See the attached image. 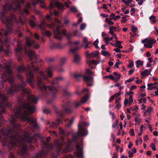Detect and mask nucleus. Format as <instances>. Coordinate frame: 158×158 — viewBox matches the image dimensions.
<instances>
[{"label": "nucleus", "instance_id": "c03bdc74", "mask_svg": "<svg viewBox=\"0 0 158 158\" xmlns=\"http://www.w3.org/2000/svg\"><path fill=\"white\" fill-rule=\"evenodd\" d=\"M152 109L153 108L152 107L148 106L144 111L146 112H150L152 110Z\"/></svg>", "mask_w": 158, "mask_h": 158}, {"label": "nucleus", "instance_id": "aec40b11", "mask_svg": "<svg viewBox=\"0 0 158 158\" xmlns=\"http://www.w3.org/2000/svg\"><path fill=\"white\" fill-rule=\"evenodd\" d=\"M5 112L4 107L2 106H0V122L1 123H2L3 121H4V119L3 117L2 114Z\"/></svg>", "mask_w": 158, "mask_h": 158}, {"label": "nucleus", "instance_id": "e433bc0d", "mask_svg": "<svg viewBox=\"0 0 158 158\" xmlns=\"http://www.w3.org/2000/svg\"><path fill=\"white\" fill-rule=\"evenodd\" d=\"M23 148L22 149L23 152L24 153H26L27 151V146L25 144H23Z\"/></svg>", "mask_w": 158, "mask_h": 158}, {"label": "nucleus", "instance_id": "7ed1b4c3", "mask_svg": "<svg viewBox=\"0 0 158 158\" xmlns=\"http://www.w3.org/2000/svg\"><path fill=\"white\" fill-rule=\"evenodd\" d=\"M17 77L20 80V84L17 85L14 84V82L10 83L11 84L10 86L6 89L7 94L10 96H13L19 90H21L24 93L29 94V90L27 88H25L27 83L25 79L20 74L17 75Z\"/></svg>", "mask_w": 158, "mask_h": 158}, {"label": "nucleus", "instance_id": "393cba45", "mask_svg": "<svg viewBox=\"0 0 158 158\" xmlns=\"http://www.w3.org/2000/svg\"><path fill=\"white\" fill-rule=\"evenodd\" d=\"M112 28H114V31H115L117 30V28L116 27L114 26H111L109 30H110V31L109 33L112 36H115L116 35L113 32Z\"/></svg>", "mask_w": 158, "mask_h": 158}, {"label": "nucleus", "instance_id": "4be33fe9", "mask_svg": "<svg viewBox=\"0 0 158 158\" xmlns=\"http://www.w3.org/2000/svg\"><path fill=\"white\" fill-rule=\"evenodd\" d=\"M54 69V67L51 66L48 68L46 70L47 73L50 77H51L52 76V71Z\"/></svg>", "mask_w": 158, "mask_h": 158}, {"label": "nucleus", "instance_id": "3c124183", "mask_svg": "<svg viewBox=\"0 0 158 158\" xmlns=\"http://www.w3.org/2000/svg\"><path fill=\"white\" fill-rule=\"evenodd\" d=\"M116 79H115V82H117L120 78L121 75L120 74H118L117 75L115 76Z\"/></svg>", "mask_w": 158, "mask_h": 158}, {"label": "nucleus", "instance_id": "6e6d98bb", "mask_svg": "<svg viewBox=\"0 0 158 158\" xmlns=\"http://www.w3.org/2000/svg\"><path fill=\"white\" fill-rule=\"evenodd\" d=\"M130 134L131 135L133 136L135 135V133L134 132V130L133 129H131L129 131Z\"/></svg>", "mask_w": 158, "mask_h": 158}, {"label": "nucleus", "instance_id": "4468645a", "mask_svg": "<svg viewBox=\"0 0 158 158\" xmlns=\"http://www.w3.org/2000/svg\"><path fill=\"white\" fill-rule=\"evenodd\" d=\"M156 40L153 39H148V38H146L142 41V43L143 44L145 42H147L144 44V46L147 48H151L152 47L153 44L156 43Z\"/></svg>", "mask_w": 158, "mask_h": 158}, {"label": "nucleus", "instance_id": "4d7b16f0", "mask_svg": "<svg viewBox=\"0 0 158 158\" xmlns=\"http://www.w3.org/2000/svg\"><path fill=\"white\" fill-rule=\"evenodd\" d=\"M150 147L152 148V149L153 151H155L156 150L155 146V144L152 143L151 144Z\"/></svg>", "mask_w": 158, "mask_h": 158}, {"label": "nucleus", "instance_id": "79ce46f5", "mask_svg": "<svg viewBox=\"0 0 158 158\" xmlns=\"http://www.w3.org/2000/svg\"><path fill=\"white\" fill-rule=\"evenodd\" d=\"M129 63L128 65V66L129 68H131L134 66V62L133 61L130 60L129 61Z\"/></svg>", "mask_w": 158, "mask_h": 158}, {"label": "nucleus", "instance_id": "f8f14e48", "mask_svg": "<svg viewBox=\"0 0 158 158\" xmlns=\"http://www.w3.org/2000/svg\"><path fill=\"white\" fill-rule=\"evenodd\" d=\"M25 43L27 47H30L33 46V47L36 49H38L40 47V45L36 43L34 40H32L29 36H27L26 38Z\"/></svg>", "mask_w": 158, "mask_h": 158}, {"label": "nucleus", "instance_id": "4c0bfd02", "mask_svg": "<svg viewBox=\"0 0 158 158\" xmlns=\"http://www.w3.org/2000/svg\"><path fill=\"white\" fill-rule=\"evenodd\" d=\"M131 102H129L128 101V99H125L124 102V104L125 106L127 105L128 104H129L128 106L130 105L131 104Z\"/></svg>", "mask_w": 158, "mask_h": 158}, {"label": "nucleus", "instance_id": "e2e57ef3", "mask_svg": "<svg viewBox=\"0 0 158 158\" xmlns=\"http://www.w3.org/2000/svg\"><path fill=\"white\" fill-rule=\"evenodd\" d=\"M122 94V93L121 92H119L117 93L116 94H115L114 95V96L115 98H117V97H118V96H120V95Z\"/></svg>", "mask_w": 158, "mask_h": 158}, {"label": "nucleus", "instance_id": "13d9d810", "mask_svg": "<svg viewBox=\"0 0 158 158\" xmlns=\"http://www.w3.org/2000/svg\"><path fill=\"white\" fill-rule=\"evenodd\" d=\"M47 26L48 27L50 28H53L55 26V24L54 23H53L50 25H47Z\"/></svg>", "mask_w": 158, "mask_h": 158}, {"label": "nucleus", "instance_id": "37998d69", "mask_svg": "<svg viewBox=\"0 0 158 158\" xmlns=\"http://www.w3.org/2000/svg\"><path fill=\"white\" fill-rule=\"evenodd\" d=\"M66 61V58L64 57L61 58L60 59L61 64V65L64 64Z\"/></svg>", "mask_w": 158, "mask_h": 158}, {"label": "nucleus", "instance_id": "6e6552de", "mask_svg": "<svg viewBox=\"0 0 158 158\" xmlns=\"http://www.w3.org/2000/svg\"><path fill=\"white\" fill-rule=\"evenodd\" d=\"M70 104V102L68 101L64 104L62 105V106L64 110V111L60 110L55 108L54 109L56 114L59 117L62 118L65 113L69 114L72 113V111L69 108Z\"/></svg>", "mask_w": 158, "mask_h": 158}, {"label": "nucleus", "instance_id": "774afa93", "mask_svg": "<svg viewBox=\"0 0 158 158\" xmlns=\"http://www.w3.org/2000/svg\"><path fill=\"white\" fill-rule=\"evenodd\" d=\"M63 158H73V156L71 154H69L68 155H66L63 157Z\"/></svg>", "mask_w": 158, "mask_h": 158}, {"label": "nucleus", "instance_id": "f03ea898", "mask_svg": "<svg viewBox=\"0 0 158 158\" xmlns=\"http://www.w3.org/2000/svg\"><path fill=\"white\" fill-rule=\"evenodd\" d=\"M19 73L25 72L27 77V80L32 87L34 88L35 85L34 82H36V84L39 90V93L42 96L46 97L49 94L55 95L57 92L58 83L63 81L64 78L61 76L56 78L51 82V86H47L45 84L44 80L39 76H36L35 80L34 74L31 70L30 66L28 64L27 67H24L22 65L19 66L17 68Z\"/></svg>", "mask_w": 158, "mask_h": 158}, {"label": "nucleus", "instance_id": "f704fd0d", "mask_svg": "<svg viewBox=\"0 0 158 158\" xmlns=\"http://www.w3.org/2000/svg\"><path fill=\"white\" fill-rule=\"evenodd\" d=\"M29 24L30 26L31 27H34L36 26L35 22L32 20H30L29 21Z\"/></svg>", "mask_w": 158, "mask_h": 158}, {"label": "nucleus", "instance_id": "c756f323", "mask_svg": "<svg viewBox=\"0 0 158 158\" xmlns=\"http://www.w3.org/2000/svg\"><path fill=\"white\" fill-rule=\"evenodd\" d=\"M7 99V98L6 97L5 95L0 93V99L2 101L4 102L6 101Z\"/></svg>", "mask_w": 158, "mask_h": 158}, {"label": "nucleus", "instance_id": "6ab92c4d", "mask_svg": "<svg viewBox=\"0 0 158 158\" xmlns=\"http://www.w3.org/2000/svg\"><path fill=\"white\" fill-rule=\"evenodd\" d=\"M37 98L33 95L28 96V100L30 103L36 104L37 102Z\"/></svg>", "mask_w": 158, "mask_h": 158}, {"label": "nucleus", "instance_id": "c85d7f7f", "mask_svg": "<svg viewBox=\"0 0 158 158\" xmlns=\"http://www.w3.org/2000/svg\"><path fill=\"white\" fill-rule=\"evenodd\" d=\"M101 54L102 55L105 56H110V54L106 51L102 50L101 52Z\"/></svg>", "mask_w": 158, "mask_h": 158}, {"label": "nucleus", "instance_id": "a878e982", "mask_svg": "<svg viewBox=\"0 0 158 158\" xmlns=\"http://www.w3.org/2000/svg\"><path fill=\"white\" fill-rule=\"evenodd\" d=\"M73 77L76 80L78 81V79L80 78H82V75L80 74H77L76 73H75L73 74Z\"/></svg>", "mask_w": 158, "mask_h": 158}, {"label": "nucleus", "instance_id": "864d4df0", "mask_svg": "<svg viewBox=\"0 0 158 158\" xmlns=\"http://www.w3.org/2000/svg\"><path fill=\"white\" fill-rule=\"evenodd\" d=\"M70 10L73 12H75L77 11V9L75 7H72L70 8Z\"/></svg>", "mask_w": 158, "mask_h": 158}, {"label": "nucleus", "instance_id": "423d86ee", "mask_svg": "<svg viewBox=\"0 0 158 158\" xmlns=\"http://www.w3.org/2000/svg\"><path fill=\"white\" fill-rule=\"evenodd\" d=\"M24 51L26 53L28 54V56L30 60H32L33 59H35V61H32L30 64L31 67L33 70L34 72L35 73H38L39 75H40L42 77L46 79L47 77L46 75H44V73L40 70L39 68L38 67H36L33 64H35L37 62L38 56L35 55L34 52L31 50H29L27 52V49L25 48Z\"/></svg>", "mask_w": 158, "mask_h": 158}, {"label": "nucleus", "instance_id": "bf43d9fd", "mask_svg": "<svg viewBox=\"0 0 158 158\" xmlns=\"http://www.w3.org/2000/svg\"><path fill=\"white\" fill-rule=\"evenodd\" d=\"M16 32L18 33L17 35L19 37L21 38L22 37L23 35L20 31H19V30H17Z\"/></svg>", "mask_w": 158, "mask_h": 158}, {"label": "nucleus", "instance_id": "ddd939ff", "mask_svg": "<svg viewBox=\"0 0 158 158\" xmlns=\"http://www.w3.org/2000/svg\"><path fill=\"white\" fill-rule=\"evenodd\" d=\"M80 49V48L77 46H76L74 48H71L70 51L74 54V62L75 63H78L80 59V57L78 54L76 53L75 52Z\"/></svg>", "mask_w": 158, "mask_h": 158}, {"label": "nucleus", "instance_id": "49530a36", "mask_svg": "<svg viewBox=\"0 0 158 158\" xmlns=\"http://www.w3.org/2000/svg\"><path fill=\"white\" fill-rule=\"evenodd\" d=\"M43 111L44 113H46L47 114H50V110L47 108L43 109Z\"/></svg>", "mask_w": 158, "mask_h": 158}, {"label": "nucleus", "instance_id": "603ef678", "mask_svg": "<svg viewBox=\"0 0 158 158\" xmlns=\"http://www.w3.org/2000/svg\"><path fill=\"white\" fill-rule=\"evenodd\" d=\"M86 27V24L85 23H82L80 26V29L81 30H83Z\"/></svg>", "mask_w": 158, "mask_h": 158}, {"label": "nucleus", "instance_id": "cd10ccee", "mask_svg": "<svg viewBox=\"0 0 158 158\" xmlns=\"http://www.w3.org/2000/svg\"><path fill=\"white\" fill-rule=\"evenodd\" d=\"M149 74V71L148 69H146L141 72V75L142 76H148Z\"/></svg>", "mask_w": 158, "mask_h": 158}, {"label": "nucleus", "instance_id": "58836bf2", "mask_svg": "<svg viewBox=\"0 0 158 158\" xmlns=\"http://www.w3.org/2000/svg\"><path fill=\"white\" fill-rule=\"evenodd\" d=\"M80 33L77 30H76L74 31L73 33V35L74 36H80Z\"/></svg>", "mask_w": 158, "mask_h": 158}, {"label": "nucleus", "instance_id": "de8ad7c7", "mask_svg": "<svg viewBox=\"0 0 158 158\" xmlns=\"http://www.w3.org/2000/svg\"><path fill=\"white\" fill-rule=\"evenodd\" d=\"M60 132V134L62 135H65V131L60 127H59Z\"/></svg>", "mask_w": 158, "mask_h": 158}, {"label": "nucleus", "instance_id": "c9c22d12", "mask_svg": "<svg viewBox=\"0 0 158 158\" xmlns=\"http://www.w3.org/2000/svg\"><path fill=\"white\" fill-rule=\"evenodd\" d=\"M87 63L89 65H91L92 64H97V61L94 60H93L91 61L89 60L87 61Z\"/></svg>", "mask_w": 158, "mask_h": 158}, {"label": "nucleus", "instance_id": "b1692460", "mask_svg": "<svg viewBox=\"0 0 158 158\" xmlns=\"http://www.w3.org/2000/svg\"><path fill=\"white\" fill-rule=\"evenodd\" d=\"M8 35V32L4 30H2V32H0V36L2 37H4V38H6Z\"/></svg>", "mask_w": 158, "mask_h": 158}, {"label": "nucleus", "instance_id": "1a4fd4ad", "mask_svg": "<svg viewBox=\"0 0 158 158\" xmlns=\"http://www.w3.org/2000/svg\"><path fill=\"white\" fill-rule=\"evenodd\" d=\"M76 144V147L77 152L75 153V156L78 158H82L83 157V148L82 144L83 140H81V144H80L77 141V140H72Z\"/></svg>", "mask_w": 158, "mask_h": 158}, {"label": "nucleus", "instance_id": "20e7f679", "mask_svg": "<svg viewBox=\"0 0 158 158\" xmlns=\"http://www.w3.org/2000/svg\"><path fill=\"white\" fill-rule=\"evenodd\" d=\"M4 11L0 15V19L2 22L6 24L7 27H11L13 24L14 22H16L18 19L14 12L9 8L8 11V15L6 17V13L7 9V5H5L3 7Z\"/></svg>", "mask_w": 158, "mask_h": 158}, {"label": "nucleus", "instance_id": "a19ab883", "mask_svg": "<svg viewBox=\"0 0 158 158\" xmlns=\"http://www.w3.org/2000/svg\"><path fill=\"white\" fill-rule=\"evenodd\" d=\"M156 18V17L154 16L153 15L151 16L149 19L151 20H152V21L153 23H156V21L155 18Z\"/></svg>", "mask_w": 158, "mask_h": 158}, {"label": "nucleus", "instance_id": "bb28decb", "mask_svg": "<svg viewBox=\"0 0 158 158\" xmlns=\"http://www.w3.org/2000/svg\"><path fill=\"white\" fill-rule=\"evenodd\" d=\"M99 53V51H96L92 52L90 54V56L89 57L92 58V57H94L95 56H98V54Z\"/></svg>", "mask_w": 158, "mask_h": 158}, {"label": "nucleus", "instance_id": "0e129e2a", "mask_svg": "<svg viewBox=\"0 0 158 158\" xmlns=\"http://www.w3.org/2000/svg\"><path fill=\"white\" fill-rule=\"evenodd\" d=\"M4 87V82L3 81H0V89H2Z\"/></svg>", "mask_w": 158, "mask_h": 158}, {"label": "nucleus", "instance_id": "052dcab7", "mask_svg": "<svg viewBox=\"0 0 158 158\" xmlns=\"http://www.w3.org/2000/svg\"><path fill=\"white\" fill-rule=\"evenodd\" d=\"M139 142L141 144L142 143V140L141 138H140L138 140H136L135 141V143L137 145H138V143Z\"/></svg>", "mask_w": 158, "mask_h": 158}, {"label": "nucleus", "instance_id": "9d476101", "mask_svg": "<svg viewBox=\"0 0 158 158\" xmlns=\"http://www.w3.org/2000/svg\"><path fill=\"white\" fill-rule=\"evenodd\" d=\"M61 26L58 25L56 27V30L54 32V36L55 38L57 39L60 40H61L62 39V35H64L65 36L67 35V31L66 30L63 29L62 30V32L60 30Z\"/></svg>", "mask_w": 158, "mask_h": 158}, {"label": "nucleus", "instance_id": "a18cd8bd", "mask_svg": "<svg viewBox=\"0 0 158 158\" xmlns=\"http://www.w3.org/2000/svg\"><path fill=\"white\" fill-rule=\"evenodd\" d=\"M143 61H141L140 60H138L136 61V64H139L141 66H142L143 64Z\"/></svg>", "mask_w": 158, "mask_h": 158}, {"label": "nucleus", "instance_id": "0eeeda50", "mask_svg": "<svg viewBox=\"0 0 158 158\" xmlns=\"http://www.w3.org/2000/svg\"><path fill=\"white\" fill-rule=\"evenodd\" d=\"M43 147V150L40 152L38 153L32 158H44V156L48 154L49 150L53 147L52 145L50 144L48 142L45 140L43 141L42 142Z\"/></svg>", "mask_w": 158, "mask_h": 158}, {"label": "nucleus", "instance_id": "ea45409f", "mask_svg": "<svg viewBox=\"0 0 158 158\" xmlns=\"http://www.w3.org/2000/svg\"><path fill=\"white\" fill-rule=\"evenodd\" d=\"M118 123L119 121L118 119H117L116 121L112 125V127L113 128L116 127L118 125Z\"/></svg>", "mask_w": 158, "mask_h": 158}, {"label": "nucleus", "instance_id": "9b49d317", "mask_svg": "<svg viewBox=\"0 0 158 158\" xmlns=\"http://www.w3.org/2000/svg\"><path fill=\"white\" fill-rule=\"evenodd\" d=\"M6 73H4L2 76L3 77V81L5 82L8 81L9 83L14 82V78L11 74V71L9 69L6 70Z\"/></svg>", "mask_w": 158, "mask_h": 158}, {"label": "nucleus", "instance_id": "473e14b6", "mask_svg": "<svg viewBox=\"0 0 158 158\" xmlns=\"http://www.w3.org/2000/svg\"><path fill=\"white\" fill-rule=\"evenodd\" d=\"M35 1H34L33 2V5L35 6L38 4V2H40L42 4H43L44 1L43 0H35Z\"/></svg>", "mask_w": 158, "mask_h": 158}, {"label": "nucleus", "instance_id": "8fccbe9b", "mask_svg": "<svg viewBox=\"0 0 158 158\" xmlns=\"http://www.w3.org/2000/svg\"><path fill=\"white\" fill-rule=\"evenodd\" d=\"M65 36H66L68 40H70L72 36V35L71 33H68L67 34V35H65Z\"/></svg>", "mask_w": 158, "mask_h": 158}, {"label": "nucleus", "instance_id": "f257e3e1", "mask_svg": "<svg viewBox=\"0 0 158 158\" xmlns=\"http://www.w3.org/2000/svg\"><path fill=\"white\" fill-rule=\"evenodd\" d=\"M35 107L34 106L30 105V104L24 103L22 106H18L16 107L14 110L15 115L11 117V119L10 123L12 127L9 129L8 133L10 134V136L9 135L10 139L15 140L18 137L21 136V133L22 130L20 128V125L17 122V119L19 118L24 121L29 123L30 125L33 127H38L37 123V119L34 118L33 116L30 117L29 114L35 111Z\"/></svg>", "mask_w": 158, "mask_h": 158}, {"label": "nucleus", "instance_id": "680f3d73", "mask_svg": "<svg viewBox=\"0 0 158 158\" xmlns=\"http://www.w3.org/2000/svg\"><path fill=\"white\" fill-rule=\"evenodd\" d=\"M35 38L37 40H39L40 39V36L37 33H35L34 35Z\"/></svg>", "mask_w": 158, "mask_h": 158}, {"label": "nucleus", "instance_id": "7c9ffc66", "mask_svg": "<svg viewBox=\"0 0 158 158\" xmlns=\"http://www.w3.org/2000/svg\"><path fill=\"white\" fill-rule=\"evenodd\" d=\"M105 21L109 24L112 25L114 24V22L111 21L110 19L108 18H106L105 19Z\"/></svg>", "mask_w": 158, "mask_h": 158}, {"label": "nucleus", "instance_id": "412c9836", "mask_svg": "<svg viewBox=\"0 0 158 158\" xmlns=\"http://www.w3.org/2000/svg\"><path fill=\"white\" fill-rule=\"evenodd\" d=\"M61 120L59 119L56 120L55 122H52L49 126L50 127L55 128L57 127V126L61 123Z\"/></svg>", "mask_w": 158, "mask_h": 158}, {"label": "nucleus", "instance_id": "5701e85b", "mask_svg": "<svg viewBox=\"0 0 158 158\" xmlns=\"http://www.w3.org/2000/svg\"><path fill=\"white\" fill-rule=\"evenodd\" d=\"M46 23L45 20L41 22L40 24H39L38 26L39 27L40 29L42 31H44L45 29V26L46 25Z\"/></svg>", "mask_w": 158, "mask_h": 158}, {"label": "nucleus", "instance_id": "2eb2a0df", "mask_svg": "<svg viewBox=\"0 0 158 158\" xmlns=\"http://www.w3.org/2000/svg\"><path fill=\"white\" fill-rule=\"evenodd\" d=\"M54 6L56 7L59 10L62 11L64 10V4L60 3L57 2L50 3L49 5V7L50 9H52Z\"/></svg>", "mask_w": 158, "mask_h": 158}, {"label": "nucleus", "instance_id": "5fc2aeb1", "mask_svg": "<svg viewBox=\"0 0 158 158\" xmlns=\"http://www.w3.org/2000/svg\"><path fill=\"white\" fill-rule=\"evenodd\" d=\"M113 39V37H111L110 38L105 37L103 38V39L106 41H110L112 40Z\"/></svg>", "mask_w": 158, "mask_h": 158}, {"label": "nucleus", "instance_id": "dca6fc26", "mask_svg": "<svg viewBox=\"0 0 158 158\" xmlns=\"http://www.w3.org/2000/svg\"><path fill=\"white\" fill-rule=\"evenodd\" d=\"M23 48L21 47H19L16 49V53L17 56V59L18 61L22 62L23 60V54L22 52Z\"/></svg>", "mask_w": 158, "mask_h": 158}, {"label": "nucleus", "instance_id": "69168bd1", "mask_svg": "<svg viewBox=\"0 0 158 158\" xmlns=\"http://www.w3.org/2000/svg\"><path fill=\"white\" fill-rule=\"evenodd\" d=\"M128 153L129 154L128 156L129 158H131L133 156V153H132V152H131V151L128 152Z\"/></svg>", "mask_w": 158, "mask_h": 158}, {"label": "nucleus", "instance_id": "338daca9", "mask_svg": "<svg viewBox=\"0 0 158 158\" xmlns=\"http://www.w3.org/2000/svg\"><path fill=\"white\" fill-rule=\"evenodd\" d=\"M117 104L116 106L115 107H116L117 109L118 110L121 107V105L120 103H116Z\"/></svg>", "mask_w": 158, "mask_h": 158}, {"label": "nucleus", "instance_id": "72a5a7b5", "mask_svg": "<svg viewBox=\"0 0 158 158\" xmlns=\"http://www.w3.org/2000/svg\"><path fill=\"white\" fill-rule=\"evenodd\" d=\"M73 121L74 119L73 118H72L71 119H68V121L67 123V126L68 127L70 126L73 124Z\"/></svg>", "mask_w": 158, "mask_h": 158}, {"label": "nucleus", "instance_id": "09e8293b", "mask_svg": "<svg viewBox=\"0 0 158 158\" xmlns=\"http://www.w3.org/2000/svg\"><path fill=\"white\" fill-rule=\"evenodd\" d=\"M137 30V28L134 25L132 26L131 31L133 32H136Z\"/></svg>", "mask_w": 158, "mask_h": 158}, {"label": "nucleus", "instance_id": "39448f33", "mask_svg": "<svg viewBox=\"0 0 158 158\" xmlns=\"http://www.w3.org/2000/svg\"><path fill=\"white\" fill-rule=\"evenodd\" d=\"M55 144L56 146V151L52 154V156L53 158H57L60 155L61 149L64 148L62 151V153H66L70 151L69 146L64 142L62 138L60 140L56 141Z\"/></svg>", "mask_w": 158, "mask_h": 158}, {"label": "nucleus", "instance_id": "a211bd4d", "mask_svg": "<svg viewBox=\"0 0 158 158\" xmlns=\"http://www.w3.org/2000/svg\"><path fill=\"white\" fill-rule=\"evenodd\" d=\"M88 97V94H86L85 95L84 98H82L81 99V102H74V106L76 108L79 106L81 104V102L83 103L86 102L87 100Z\"/></svg>", "mask_w": 158, "mask_h": 158}, {"label": "nucleus", "instance_id": "2f4dec72", "mask_svg": "<svg viewBox=\"0 0 158 158\" xmlns=\"http://www.w3.org/2000/svg\"><path fill=\"white\" fill-rule=\"evenodd\" d=\"M63 94L64 95L66 96H70L72 94L69 92L66 89H64L63 90Z\"/></svg>", "mask_w": 158, "mask_h": 158}, {"label": "nucleus", "instance_id": "f3484780", "mask_svg": "<svg viewBox=\"0 0 158 158\" xmlns=\"http://www.w3.org/2000/svg\"><path fill=\"white\" fill-rule=\"evenodd\" d=\"M82 78L85 81L87 82V85L89 86H91L93 85V77L85 74L82 75Z\"/></svg>", "mask_w": 158, "mask_h": 158}]
</instances>
